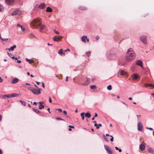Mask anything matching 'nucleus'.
<instances>
[{
	"instance_id": "nucleus-1",
	"label": "nucleus",
	"mask_w": 154,
	"mask_h": 154,
	"mask_svg": "<svg viewBox=\"0 0 154 154\" xmlns=\"http://www.w3.org/2000/svg\"><path fill=\"white\" fill-rule=\"evenodd\" d=\"M32 25L36 28L38 29L39 30H42L45 26L44 24H42L41 21L39 19H35L31 22Z\"/></svg>"
},
{
	"instance_id": "nucleus-2",
	"label": "nucleus",
	"mask_w": 154,
	"mask_h": 154,
	"mask_svg": "<svg viewBox=\"0 0 154 154\" xmlns=\"http://www.w3.org/2000/svg\"><path fill=\"white\" fill-rule=\"evenodd\" d=\"M135 56V54L133 51V50L130 48L127 51L125 59L126 61L130 62L133 60Z\"/></svg>"
},
{
	"instance_id": "nucleus-3",
	"label": "nucleus",
	"mask_w": 154,
	"mask_h": 154,
	"mask_svg": "<svg viewBox=\"0 0 154 154\" xmlns=\"http://www.w3.org/2000/svg\"><path fill=\"white\" fill-rule=\"evenodd\" d=\"M42 90V89L39 88L38 89H36L33 88L32 92L36 95H38L41 94V91Z\"/></svg>"
},
{
	"instance_id": "nucleus-4",
	"label": "nucleus",
	"mask_w": 154,
	"mask_h": 154,
	"mask_svg": "<svg viewBox=\"0 0 154 154\" xmlns=\"http://www.w3.org/2000/svg\"><path fill=\"white\" fill-rule=\"evenodd\" d=\"M104 147L106 151L109 154H112L113 153L112 150L108 146L104 145Z\"/></svg>"
},
{
	"instance_id": "nucleus-5",
	"label": "nucleus",
	"mask_w": 154,
	"mask_h": 154,
	"mask_svg": "<svg viewBox=\"0 0 154 154\" xmlns=\"http://www.w3.org/2000/svg\"><path fill=\"white\" fill-rule=\"evenodd\" d=\"M108 58L110 60L115 59L116 58L117 56L116 54H115L112 53L108 55Z\"/></svg>"
},
{
	"instance_id": "nucleus-6",
	"label": "nucleus",
	"mask_w": 154,
	"mask_h": 154,
	"mask_svg": "<svg viewBox=\"0 0 154 154\" xmlns=\"http://www.w3.org/2000/svg\"><path fill=\"white\" fill-rule=\"evenodd\" d=\"M146 38V35H143L140 37V40L143 43L145 44L147 43Z\"/></svg>"
},
{
	"instance_id": "nucleus-7",
	"label": "nucleus",
	"mask_w": 154,
	"mask_h": 154,
	"mask_svg": "<svg viewBox=\"0 0 154 154\" xmlns=\"http://www.w3.org/2000/svg\"><path fill=\"white\" fill-rule=\"evenodd\" d=\"M21 13V12L19 10H17L13 11L11 14V15L12 16H14L17 14H18V15H20Z\"/></svg>"
},
{
	"instance_id": "nucleus-8",
	"label": "nucleus",
	"mask_w": 154,
	"mask_h": 154,
	"mask_svg": "<svg viewBox=\"0 0 154 154\" xmlns=\"http://www.w3.org/2000/svg\"><path fill=\"white\" fill-rule=\"evenodd\" d=\"M137 129L139 131H142V128L143 127V126L142 124L140 122H138L137 123Z\"/></svg>"
},
{
	"instance_id": "nucleus-9",
	"label": "nucleus",
	"mask_w": 154,
	"mask_h": 154,
	"mask_svg": "<svg viewBox=\"0 0 154 154\" xmlns=\"http://www.w3.org/2000/svg\"><path fill=\"white\" fill-rule=\"evenodd\" d=\"M82 40L83 42H86V40L87 42H89V39L87 38V36L85 35H84L82 37Z\"/></svg>"
},
{
	"instance_id": "nucleus-10",
	"label": "nucleus",
	"mask_w": 154,
	"mask_h": 154,
	"mask_svg": "<svg viewBox=\"0 0 154 154\" xmlns=\"http://www.w3.org/2000/svg\"><path fill=\"white\" fill-rule=\"evenodd\" d=\"M62 38V37H57L55 36L53 37V40L55 42H58Z\"/></svg>"
},
{
	"instance_id": "nucleus-11",
	"label": "nucleus",
	"mask_w": 154,
	"mask_h": 154,
	"mask_svg": "<svg viewBox=\"0 0 154 154\" xmlns=\"http://www.w3.org/2000/svg\"><path fill=\"white\" fill-rule=\"evenodd\" d=\"M10 94V98L12 97H20L21 96V94H17L16 93H13L11 94Z\"/></svg>"
},
{
	"instance_id": "nucleus-12",
	"label": "nucleus",
	"mask_w": 154,
	"mask_h": 154,
	"mask_svg": "<svg viewBox=\"0 0 154 154\" xmlns=\"http://www.w3.org/2000/svg\"><path fill=\"white\" fill-rule=\"evenodd\" d=\"M139 148L140 150L143 151L145 149V145L142 143L140 145Z\"/></svg>"
},
{
	"instance_id": "nucleus-13",
	"label": "nucleus",
	"mask_w": 154,
	"mask_h": 154,
	"mask_svg": "<svg viewBox=\"0 0 154 154\" xmlns=\"http://www.w3.org/2000/svg\"><path fill=\"white\" fill-rule=\"evenodd\" d=\"M136 64L141 67H142V61L140 60H137L136 62Z\"/></svg>"
},
{
	"instance_id": "nucleus-14",
	"label": "nucleus",
	"mask_w": 154,
	"mask_h": 154,
	"mask_svg": "<svg viewBox=\"0 0 154 154\" xmlns=\"http://www.w3.org/2000/svg\"><path fill=\"white\" fill-rule=\"evenodd\" d=\"M45 7V5L44 3H42L38 6V8L41 9H43Z\"/></svg>"
},
{
	"instance_id": "nucleus-15",
	"label": "nucleus",
	"mask_w": 154,
	"mask_h": 154,
	"mask_svg": "<svg viewBox=\"0 0 154 154\" xmlns=\"http://www.w3.org/2000/svg\"><path fill=\"white\" fill-rule=\"evenodd\" d=\"M19 79L16 78L13 79L11 80V83H16L19 81Z\"/></svg>"
},
{
	"instance_id": "nucleus-16",
	"label": "nucleus",
	"mask_w": 154,
	"mask_h": 154,
	"mask_svg": "<svg viewBox=\"0 0 154 154\" xmlns=\"http://www.w3.org/2000/svg\"><path fill=\"white\" fill-rule=\"evenodd\" d=\"M14 0H5V2L8 5H10L13 3Z\"/></svg>"
},
{
	"instance_id": "nucleus-17",
	"label": "nucleus",
	"mask_w": 154,
	"mask_h": 154,
	"mask_svg": "<svg viewBox=\"0 0 154 154\" xmlns=\"http://www.w3.org/2000/svg\"><path fill=\"white\" fill-rule=\"evenodd\" d=\"M90 79L89 78H87L86 81L84 83V85H87L90 83Z\"/></svg>"
},
{
	"instance_id": "nucleus-18",
	"label": "nucleus",
	"mask_w": 154,
	"mask_h": 154,
	"mask_svg": "<svg viewBox=\"0 0 154 154\" xmlns=\"http://www.w3.org/2000/svg\"><path fill=\"white\" fill-rule=\"evenodd\" d=\"M16 48V46L15 45H14L13 46L11 47L8 49H6V50L8 49L9 51H13L14 50V49Z\"/></svg>"
},
{
	"instance_id": "nucleus-19",
	"label": "nucleus",
	"mask_w": 154,
	"mask_h": 154,
	"mask_svg": "<svg viewBox=\"0 0 154 154\" xmlns=\"http://www.w3.org/2000/svg\"><path fill=\"white\" fill-rule=\"evenodd\" d=\"M148 150L149 152L151 153L154 154V149L151 148L149 147L148 149Z\"/></svg>"
},
{
	"instance_id": "nucleus-20",
	"label": "nucleus",
	"mask_w": 154,
	"mask_h": 154,
	"mask_svg": "<svg viewBox=\"0 0 154 154\" xmlns=\"http://www.w3.org/2000/svg\"><path fill=\"white\" fill-rule=\"evenodd\" d=\"M78 8L81 10H84L86 9V7L82 6H80Z\"/></svg>"
},
{
	"instance_id": "nucleus-21",
	"label": "nucleus",
	"mask_w": 154,
	"mask_h": 154,
	"mask_svg": "<svg viewBox=\"0 0 154 154\" xmlns=\"http://www.w3.org/2000/svg\"><path fill=\"white\" fill-rule=\"evenodd\" d=\"M26 61L28 62L29 64H31L33 62V60H32L29 59L27 58L26 59Z\"/></svg>"
},
{
	"instance_id": "nucleus-22",
	"label": "nucleus",
	"mask_w": 154,
	"mask_h": 154,
	"mask_svg": "<svg viewBox=\"0 0 154 154\" xmlns=\"http://www.w3.org/2000/svg\"><path fill=\"white\" fill-rule=\"evenodd\" d=\"M2 98L4 99H6V98H10V94H6L2 96Z\"/></svg>"
},
{
	"instance_id": "nucleus-23",
	"label": "nucleus",
	"mask_w": 154,
	"mask_h": 154,
	"mask_svg": "<svg viewBox=\"0 0 154 154\" xmlns=\"http://www.w3.org/2000/svg\"><path fill=\"white\" fill-rule=\"evenodd\" d=\"M52 11V9L50 7H48L46 10L47 12H51Z\"/></svg>"
},
{
	"instance_id": "nucleus-24",
	"label": "nucleus",
	"mask_w": 154,
	"mask_h": 154,
	"mask_svg": "<svg viewBox=\"0 0 154 154\" xmlns=\"http://www.w3.org/2000/svg\"><path fill=\"white\" fill-rule=\"evenodd\" d=\"M94 126H95L96 127V128L97 129H98L99 128V127L100 126V127L102 126V125L101 124H99L97 125V124L95 123L94 125Z\"/></svg>"
},
{
	"instance_id": "nucleus-25",
	"label": "nucleus",
	"mask_w": 154,
	"mask_h": 154,
	"mask_svg": "<svg viewBox=\"0 0 154 154\" xmlns=\"http://www.w3.org/2000/svg\"><path fill=\"white\" fill-rule=\"evenodd\" d=\"M138 75L137 74H134L133 77V80H136L138 78Z\"/></svg>"
},
{
	"instance_id": "nucleus-26",
	"label": "nucleus",
	"mask_w": 154,
	"mask_h": 154,
	"mask_svg": "<svg viewBox=\"0 0 154 154\" xmlns=\"http://www.w3.org/2000/svg\"><path fill=\"white\" fill-rule=\"evenodd\" d=\"M85 116L88 118H90L91 116V115L89 112H87L85 114Z\"/></svg>"
},
{
	"instance_id": "nucleus-27",
	"label": "nucleus",
	"mask_w": 154,
	"mask_h": 154,
	"mask_svg": "<svg viewBox=\"0 0 154 154\" xmlns=\"http://www.w3.org/2000/svg\"><path fill=\"white\" fill-rule=\"evenodd\" d=\"M63 50L62 49H61L58 51V53L61 55H62V54H64L65 55V54L63 53Z\"/></svg>"
},
{
	"instance_id": "nucleus-28",
	"label": "nucleus",
	"mask_w": 154,
	"mask_h": 154,
	"mask_svg": "<svg viewBox=\"0 0 154 154\" xmlns=\"http://www.w3.org/2000/svg\"><path fill=\"white\" fill-rule=\"evenodd\" d=\"M32 109L37 114H39L40 112L37 109H35L34 108H32Z\"/></svg>"
},
{
	"instance_id": "nucleus-29",
	"label": "nucleus",
	"mask_w": 154,
	"mask_h": 154,
	"mask_svg": "<svg viewBox=\"0 0 154 154\" xmlns=\"http://www.w3.org/2000/svg\"><path fill=\"white\" fill-rule=\"evenodd\" d=\"M146 86H148L150 87H152L154 88V85H153L152 84H145Z\"/></svg>"
},
{
	"instance_id": "nucleus-30",
	"label": "nucleus",
	"mask_w": 154,
	"mask_h": 154,
	"mask_svg": "<svg viewBox=\"0 0 154 154\" xmlns=\"http://www.w3.org/2000/svg\"><path fill=\"white\" fill-rule=\"evenodd\" d=\"M90 88H91V89H95L97 88L96 86L94 85H91Z\"/></svg>"
},
{
	"instance_id": "nucleus-31",
	"label": "nucleus",
	"mask_w": 154,
	"mask_h": 154,
	"mask_svg": "<svg viewBox=\"0 0 154 154\" xmlns=\"http://www.w3.org/2000/svg\"><path fill=\"white\" fill-rule=\"evenodd\" d=\"M4 8L3 6L0 4V11H3Z\"/></svg>"
},
{
	"instance_id": "nucleus-32",
	"label": "nucleus",
	"mask_w": 154,
	"mask_h": 154,
	"mask_svg": "<svg viewBox=\"0 0 154 154\" xmlns=\"http://www.w3.org/2000/svg\"><path fill=\"white\" fill-rule=\"evenodd\" d=\"M120 74L122 75H123L125 74V72L124 70L121 71Z\"/></svg>"
},
{
	"instance_id": "nucleus-33",
	"label": "nucleus",
	"mask_w": 154,
	"mask_h": 154,
	"mask_svg": "<svg viewBox=\"0 0 154 154\" xmlns=\"http://www.w3.org/2000/svg\"><path fill=\"white\" fill-rule=\"evenodd\" d=\"M84 114L85 113L84 112H82L81 114V116L82 117V120H83L84 119L85 117H84Z\"/></svg>"
},
{
	"instance_id": "nucleus-34",
	"label": "nucleus",
	"mask_w": 154,
	"mask_h": 154,
	"mask_svg": "<svg viewBox=\"0 0 154 154\" xmlns=\"http://www.w3.org/2000/svg\"><path fill=\"white\" fill-rule=\"evenodd\" d=\"M19 101L22 104L23 106H25L26 105V103L25 102L21 100H19Z\"/></svg>"
},
{
	"instance_id": "nucleus-35",
	"label": "nucleus",
	"mask_w": 154,
	"mask_h": 154,
	"mask_svg": "<svg viewBox=\"0 0 154 154\" xmlns=\"http://www.w3.org/2000/svg\"><path fill=\"white\" fill-rule=\"evenodd\" d=\"M103 137L104 138V140L106 141V142H108L109 141V140L108 139V138L106 137L104 135H103Z\"/></svg>"
},
{
	"instance_id": "nucleus-36",
	"label": "nucleus",
	"mask_w": 154,
	"mask_h": 154,
	"mask_svg": "<svg viewBox=\"0 0 154 154\" xmlns=\"http://www.w3.org/2000/svg\"><path fill=\"white\" fill-rule=\"evenodd\" d=\"M44 108V106L42 105H40L39 109H42Z\"/></svg>"
},
{
	"instance_id": "nucleus-37",
	"label": "nucleus",
	"mask_w": 154,
	"mask_h": 154,
	"mask_svg": "<svg viewBox=\"0 0 154 154\" xmlns=\"http://www.w3.org/2000/svg\"><path fill=\"white\" fill-rule=\"evenodd\" d=\"M86 55L88 57H89L90 55L91 52L90 51H88V52H86Z\"/></svg>"
},
{
	"instance_id": "nucleus-38",
	"label": "nucleus",
	"mask_w": 154,
	"mask_h": 154,
	"mask_svg": "<svg viewBox=\"0 0 154 154\" xmlns=\"http://www.w3.org/2000/svg\"><path fill=\"white\" fill-rule=\"evenodd\" d=\"M56 119L57 120H62L63 121H65V120L61 118H60L59 117L56 118Z\"/></svg>"
},
{
	"instance_id": "nucleus-39",
	"label": "nucleus",
	"mask_w": 154,
	"mask_h": 154,
	"mask_svg": "<svg viewBox=\"0 0 154 154\" xmlns=\"http://www.w3.org/2000/svg\"><path fill=\"white\" fill-rule=\"evenodd\" d=\"M107 89L109 90H111L112 89V86L110 85H109L107 87Z\"/></svg>"
},
{
	"instance_id": "nucleus-40",
	"label": "nucleus",
	"mask_w": 154,
	"mask_h": 154,
	"mask_svg": "<svg viewBox=\"0 0 154 154\" xmlns=\"http://www.w3.org/2000/svg\"><path fill=\"white\" fill-rule=\"evenodd\" d=\"M34 88L32 87H29L28 88V89L31 91L32 92V90Z\"/></svg>"
},
{
	"instance_id": "nucleus-41",
	"label": "nucleus",
	"mask_w": 154,
	"mask_h": 154,
	"mask_svg": "<svg viewBox=\"0 0 154 154\" xmlns=\"http://www.w3.org/2000/svg\"><path fill=\"white\" fill-rule=\"evenodd\" d=\"M110 136L111 137V138L110 139V141L111 142L113 141V137L112 135L111 136Z\"/></svg>"
},
{
	"instance_id": "nucleus-42",
	"label": "nucleus",
	"mask_w": 154,
	"mask_h": 154,
	"mask_svg": "<svg viewBox=\"0 0 154 154\" xmlns=\"http://www.w3.org/2000/svg\"><path fill=\"white\" fill-rule=\"evenodd\" d=\"M8 55L11 57L13 55L11 53H10L8 52Z\"/></svg>"
},
{
	"instance_id": "nucleus-43",
	"label": "nucleus",
	"mask_w": 154,
	"mask_h": 154,
	"mask_svg": "<svg viewBox=\"0 0 154 154\" xmlns=\"http://www.w3.org/2000/svg\"><path fill=\"white\" fill-rule=\"evenodd\" d=\"M2 41H5L8 40V38H2Z\"/></svg>"
},
{
	"instance_id": "nucleus-44",
	"label": "nucleus",
	"mask_w": 154,
	"mask_h": 154,
	"mask_svg": "<svg viewBox=\"0 0 154 154\" xmlns=\"http://www.w3.org/2000/svg\"><path fill=\"white\" fill-rule=\"evenodd\" d=\"M54 32H55V33L56 34H60V32L57 31H56L55 30H54Z\"/></svg>"
},
{
	"instance_id": "nucleus-45",
	"label": "nucleus",
	"mask_w": 154,
	"mask_h": 154,
	"mask_svg": "<svg viewBox=\"0 0 154 154\" xmlns=\"http://www.w3.org/2000/svg\"><path fill=\"white\" fill-rule=\"evenodd\" d=\"M56 110L59 111L60 112H62V109L60 108L57 109Z\"/></svg>"
},
{
	"instance_id": "nucleus-46",
	"label": "nucleus",
	"mask_w": 154,
	"mask_h": 154,
	"mask_svg": "<svg viewBox=\"0 0 154 154\" xmlns=\"http://www.w3.org/2000/svg\"><path fill=\"white\" fill-rule=\"evenodd\" d=\"M38 103H39V105H42V104L44 103V102H43V101L40 102H38Z\"/></svg>"
},
{
	"instance_id": "nucleus-47",
	"label": "nucleus",
	"mask_w": 154,
	"mask_h": 154,
	"mask_svg": "<svg viewBox=\"0 0 154 154\" xmlns=\"http://www.w3.org/2000/svg\"><path fill=\"white\" fill-rule=\"evenodd\" d=\"M20 28H21V29L23 31H24L25 29L24 28H23L22 26L20 27Z\"/></svg>"
},
{
	"instance_id": "nucleus-48",
	"label": "nucleus",
	"mask_w": 154,
	"mask_h": 154,
	"mask_svg": "<svg viewBox=\"0 0 154 154\" xmlns=\"http://www.w3.org/2000/svg\"><path fill=\"white\" fill-rule=\"evenodd\" d=\"M69 127L71 128H74V127L73 126H71V125H69Z\"/></svg>"
},
{
	"instance_id": "nucleus-49",
	"label": "nucleus",
	"mask_w": 154,
	"mask_h": 154,
	"mask_svg": "<svg viewBox=\"0 0 154 154\" xmlns=\"http://www.w3.org/2000/svg\"><path fill=\"white\" fill-rule=\"evenodd\" d=\"M49 102L51 103H52V100L51 97L49 98Z\"/></svg>"
},
{
	"instance_id": "nucleus-50",
	"label": "nucleus",
	"mask_w": 154,
	"mask_h": 154,
	"mask_svg": "<svg viewBox=\"0 0 154 154\" xmlns=\"http://www.w3.org/2000/svg\"><path fill=\"white\" fill-rule=\"evenodd\" d=\"M99 38L100 37L98 36H97L96 37V39L97 40H98L99 39Z\"/></svg>"
},
{
	"instance_id": "nucleus-51",
	"label": "nucleus",
	"mask_w": 154,
	"mask_h": 154,
	"mask_svg": "<svg viewBox=\"0 0 154 154\" xmlns=\"http://www.w3.org/2000/svg\"><path fill=\"white\" fill-rule=\"evenodd\" d=\"M63 113H64V114L66 115L67 114V112L66 111L64 110L63 111Z\"/></svg>"
},
{
	"instance_id": "nucleus-52",
	"label": "nucleus",
	"mask_w": 154,
	"mask_h": 154,
	"mask_svg": "<svg viewBox=\"0 0 154 154\" xmlns=\"http://www.w3.org/2000/svg\"><path fill=\"white\" fill-rule=\"evenodd\" d=\"M21 62V61L20 60H19L17 61V63H20Z\"/></svg>"
},
{
	"instance_id": "nucleus-53",
	"label": "nucleus",
	"mask_w": 154,
	"mask_h": 154,
	"mask_svg": "<svg viewBox=\"0 0 154 154\" xmlns=\"http://www.w3.org/2000/svg\"><path fill=\"white\" fill-rule=\"evenodd\" d=\"M42 87L43 88H45V85H44V83L43 82H42Z\"/></svg>"
},
{
	"instance_id": "nucleus-54",
	"label": "nucleus",
	"mask_w": 154,
	"mask_h": 154,
	"mask_svg": "<svg viewBox=\"0 0 154 154\" xmlns=\"http://www.w3.org/2000/svg\"><path fill=\"white\" fill-rule=\"evenodd\" d=\"M146 128H147L148 129H149V130H153L152 128H148L147 127H146Z\"/></svg>"
},
{
	"instance_id": "nucleus-55",
	"label": "nucleus",
	"mask_w": 154,
	"mask_h": 154,
	"mask_svg": "<svg viewBox=\"0 0 154 154\" xmlns=\"http://www.w3.org/2000/svg\"><path fill=\"white\" fill-rule=\"evenodd\" d=\"M2 119V116L1 115H0V121H1Z\"/></svg>"
},
{
	"instance_id": "nucleus-56",
	"label": "nucleus",
	"mask_w": 154,
	"mask_h": 154,
	"mask_svg": "<svg viewBox=\"0 0 154 154\" xmlns=\"http://www.w3.org/2000/svg\"><path fill=\"white\" fill-rule=\"evenodd\" d=\"M37 103L36 102H34L33 103V104L34 105H37Z\"/></svg>"
},
{
	"instance_id": "nucleus-57",
	"label": "nucleus",
	"mask_w": 154,
	"mask_h": 154,
	"mask_svg": "<svg viewBox=\"0 0 154 154\" xmlns=\"http://www.w3.org/2000/svg\"><path fill=\"white\" fill-rule=\"evenodd\" d=\"M97 114L96 113H95L94 117H97Z\"/></svg>"
},
{
	"instance_id": "nucleus-58",
	"label": "nucleus",
	"mask_w": 154,
	"mask_h": 154,
	"mask_svg": "<svg viewBox=\"0 0 154 154\" xmlns=\"http://www.w3.org/2000/svg\"><path fill=\"white\" fill-rule=\"evenodd\" d=\"M137 119H138L139 118V117H141V116H140V115H137Z\"/></svg>"
},
{
	"instance_id": "nucleus-59",
	"label": "nucleus",
	"mask_w": 154,
	"mask_h": 154,
	"mask_svg": "<svg viewBox=\"0 0 154 154\" xmlns=\"http://www.w3.org/2000/svg\"><path fill=\"white\" fill-rule=\"evenodd\" d=\"M70 51L69 49H68H68H67L66 50H65L64 51V52H66V51Z\"/></svg>"
},
{
	"instance_id": "nucleus-60",
	"label": "nucleus",
	"mask_w": 154,
	"mask_h": 154,
	"mask_svg": "<svg viewBox=\"0 0 154 154\" xmlns=\"http://www.w3.org/2000/svg\"><path fill=\"white\" fill-rule=\"evenodd\" d=\"M36 83L37 84V85H39L40 84V82H37V81H36Z\"/></svg>"
},
{
	"instance_id": "nucleus-61",
	"label": "nucleus",
	"mask_w": 154,
	"mask_h": 154,
	"mask_svg": "<svg viewBox=\"0 0 154 154\" xmlns=\"http://www.w3.org/2000/svg\"><path fill=\"white\" fill-rule=\"evenodd\" d=\"M115 149H116V150H118V149H119V148L118 147H115Z\"/></svg>"
},
{
	"instance_id": "nucleus-62",
	"label": "nucleus",
	"mask_w": 154,
	"mask_h": 154,
	"mask_svg": "<svg viewBox=\"0 0 154 154\" xmlns=\"http://www.w3.org/2000/svg\"><path fill=\"white\" fill-rule=\"evenodd\" d=\"M17 26L20 27L22 26L20 25L19 24H17Z\"/></svg>"
},
{
	"instance_id": "nucleus-63",
	"label": "nucleus",
	"mask_w": 154,
	"mask_h": 154,
	"mask_svg": "<svg viewBox=\"0 0 154 154\" xmlns=\"http://www.w3.org/2000/svg\"><path fill=\"white\" fill-rule=\"evenodd\" d=\"M2 78L0 76V82H2Z\"/></svg>"
},
{
	"instance_id": "nucleus-64",
	"label": "nucleus",
	"mask_w": 154,
	"mask_h": 154,
	"mask_svg": "<svg viewBox=\"0 0 154 154\" xmlns=\"http://www.w3.org/2000/svg\"><path fill=\"white\" fill-rule=\"evenodd\" d=\"M118 150H119V152H121L122 151V150L121 149H118Z\"/></svg>"
}]
</instances>
